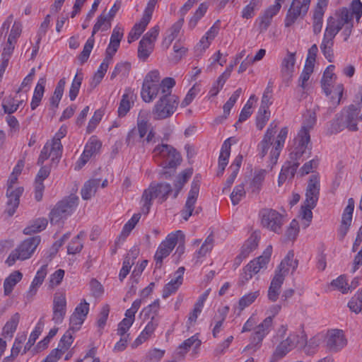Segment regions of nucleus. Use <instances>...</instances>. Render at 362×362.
<instances>
[{
  "instance_id": "1",
  "label": "nucleus",
  "mask_w": 362,
  "mask_h": 362,
  "mask_svg": "<svg viewBox=\"0 0 362 362\" xmlns=\"http://www.w3.org/2000/svg\"><path fill=\"white\" fill-rule=\"evenodd\" d=\"M175 85V81L173 78L166 77L163 79L161 87L162 95L152 109L154 119L161 120L169 118L176 111L179 104V98L171 93L172 88Z\"/></svg>"
},
{
  "instance_id": "2",
  "label": "nucleus",
  "mask_w": 362,
  "mask_h": 362,
  "mask_svg": "<svg viewBox=\"0 0 362 362\" xmlns=\"http://www.w3.org/2000/svg\"><path fill=\"white\" fill-rule=\"evenodd\" d=\"M361 112V106L354 104L345 107L342 111L336 115L332 123L331 128L332 133H338L347 129L350 132L358 131V115Z\"/></svg>"
},
{
  "instance_id": "3",
  "label": "nucleus",
  "mask_w": 362,
  "mask_h": 362,
  "mask_svg": "<svg viewBox=\"0 0 362 362\" xmlns=\"http://www.w3.org/2000/svg\"><path fill=\"white\" fill-rule=\"evenodd\" d=\"M172 191L171 185L168 183L151 184L144 191L141 197V212L148 214L155 198H158V202L161 204L167 200Z\"/></svg>"
},
{
  "instance_id": "4",
  "label": "nucleus",
  "mask_w": 362,
  "mask_h": 362,
  "mask_svg": "<svg viewBox=\"0 0 362 362\" xmlns=\"http://www.w3.org/2000/svg\"><path fill=\"white\" fill-rule=\"evenodd\" d=\"M154 161L163 168H175L182 160L180 154L176 149L168 144H160L153 151Z\"/></svg>"
},
{
  "instance_id": "5",
  "label": "nucleus",
  "mask_w": 362,
  "mask_h": 362,
  "mask_svg": "<svg viewBox=\"0 0 362 362\" xmlns=\"http://www.w3.org/2000/svg\"><path fill=\"white\" fill-rule=\"evenodd\" d=\"M163 79L160 81V73L158 70L149 71L145 76L141 91V96L146 103H150L161 92Z\"/></svg>"
},
{
  "instance_id": "6",
  "label": "nucleus",
  "mask_w": 362,
  "mask_h": 362,
  "mask_svg": "<svg viewBox=\"0 0 362 362\" xmlns=\"http://www.w3.org/2000/svg\"><path fill=\"white\" fill-rule=\"evenodd\" d=\"M306 343L307 337L303 332H291L278 344L273 356L276 360L281 359L295 348L304 347Z\"/></svg>"
},
{
  "instance_id": "7",
  "label": "nucleus",
  "mask_w": 362,
  "mask_h": 362,
  "mask_svg": "<svg viewBox=\"0 0 362 362\" xmlns=\"http://www.w3.org/2000/svg\"><path fill=\"white\" fill-rule=\"evenodd\" d=\"M180 240L182 243L185 242V235L181 230H177L168 235L166 238L161 242L154 255L157 268L161 267L163 259L170 255Z\"/></svg>"
},
{
  "instance_id": "8",
  "label": "nucleus",
  "mask_w": 362,
  "mask_h": 362,
  "mask_svg": "<svg viewBox=\"0 0 362 362\" xmlns=\"http://www.w3.org/2000/svg\"><path fill=\"white\" fill-rule=\"evenodd\" d=\"M78 197L71 195L59 202L49 213L51 224H57L70 216L78 206Z\"/></svg>"
},
{
  "instance_id": "9",
  "label": "nucleus",
  "mask_w": 362,
  "mask_h": 362,
  "mask_svg": "<svg viewBox=\"0 0 362 362\" xmlns=\"http://www.w3.org/2000/svg\"><path fill=\"white\" fill-rule=\"evenodd\" d=\"M40 236L37 235L25 239L8 257L6 262L8 266L14 264L17 259L25 260L29 259L37 247L40 243Z\"/></svg>"
},
{
  "instance_id": "10",
  "label": "nucleus",
  "mask_w": 362,
  "mask_h": 362,
  "mask_svg": "<svg viewBox=\"0 0 362 362\" xmlns=\"http://www.w3.org/2000/svg\"><path fill=\"white\" fill-rule=\"evenodd\" d=\"M110 17L103 12L100 14L97 19V22L93 26L91 36L87 40L83 51L78 55V59L80 61L81 64H84L87 62L90 54V52L93 48L95 39L94 35L99 30L106 31L111 27V21Z\"/></svg>"
},
{
  "instance_id": "11",
  "label": "nucleus",
  "mask_w": 362,
  "mask_h": 362,
  "mask_svg": "<svg viewBox=\"0 0 362 362\" xmlns=\"http://www.w3.org/2000/svg\"><path fill=\"white\" fill-rule=\"evenodd\" d=\"M272 252V247L269 245L263 254L251 260L244 268L240 274V281L242 283H245L252 278V276L257 274L261 269H266L268 264Z\"/></svg>"
},
{
  "instance_id": "12",
  "label": "nucleus",
  "mask_w": 362,
  "mask_h": 362,
  "mask_svg": "<svg viewBox=\"0 0 362 362\" xmlns=\"http://www.w3.org/2000/svg\"><path fill=\"white\" fill-rule=\"evenodd\" d=\"M261 225L263 228L276 234L281 233L284 224V216L272 209H262L259 214Z\"/></svg>"
},
{
  "instance_id": "13",
  "label": "nucleus",
  "mask_w": 362,
  "mask_h": 362,
  "mask_svg": "<svg viewBox=\"0 0 362 362\" xmlns=\"http://www.w3.org/2000/svg\"><path fill=\"white\" fill-rule=\"evenodd\" d=\"M311 0H293L284 19L285 27L293 25L298 18H303L309 9Z\"/></svg>"
},
{
  "instance_id": "14",
  "label": "nucleus",
  "mask_w": 362,
  "mask_h": 362,
  "mask_svg": "<svg viewBox=\"0 0 362 362\" xmlns=\"http://www.w3.org/2000/svg\"><path fill=\"white\" fill-rule=\"evenodd\" d=\"M66 298L64 291H57L53 297L52 321L55 324H61L66 313Z\"/></svg>"
},
{
  "instance_id": "15",
  "label": "nucleus",
  "mask_w": 362,
  "mask_h": 362,
  "mask_svg": "<svg viewBox=\"0 0 362 362\" xmlns=\"http://www.w3.org/2000/svg\"><path fill=\"white\" fill-rule=\"evenodd\" d=\"M273 327V318L271 316L266 317L258 325L255 332L250 337V349H258L260 347L264 338L270 332Z\"/></svg>"
},
{
  "instance_id": "16",
  "label": "nucleus",
  "mask_w": 362,
  "mask_h": 362,
  "mask_svg": "<svg viewBox=\"0 0 362 362\" xmlns=\"http://www.w3.org/2000/svg\"><path fill=\"white\" fill-rule=\"evenodd\" d=\"M89 312V303L85 299L75 308L74 311L69 318L70 329L73 332L78 331L84 322Z\"/></svg>"
},
{
  "instance_id": "17",
  "label": "nucleus",
  "mask_w": 362,
  "mask_h": 362,
  "mask_svg": "<svg viewBox=\"0 0 362 362\" xmlns=\"http://www.w3.org/2000/svg\"><path fill=\"white\" fill-rule=\"evenodd\" d=\"M199 181L194 180L191 184V189L188 193L187 199L181 215L184 220L187 221L192 215L194 209V204L197 202L199 192Z\"/></svg>"
},
{
  "instance_id": "18",
  "label": "nucleus",
  "mask_w": 362,
  "mask_h": 362,
  "mask_svg": "<svg viewBox=\"0 0 362 362\" xmlns=\"http://www.w3.org/2000/svg\"><path fill=\"white\" fill-rule=\"evenodd\" d=\"M320 178L316 175L310 177L305 190V204L316 206L320 195Z\"/></svg>"
},
{
  "instance_id": "19",
  "label": "nucleus",
  "mask_w": 362,
  "mask_h": 362,
  "mask_svg": "<svg viewBox=\"0 0 362 362\" xmlns=\"http://www.w3.org/2000/svg\"><path fill=\"white\" fill-rule=\"evenodd\" d=\"M101 146V142L96 136H91L86 144L84 151L76 163V169L82 168L89 159L99 151Z\"/></svg>"
},
{
  "instance_id": "20",
  "label": "nucleus",
  "mask_w": 362,
  "mask_h": 362,
  "mask_svg": "<svg viewBox=\"0 0 362 362\" xmlns=\"http://www.w3.org/2000/svg\"><path fill=\"white\" fill-rule=\"evenodd\" d=\"M23 191L24 189L22 187L7 189L6 197L8 198V201L6 202V209L5 212L8 215V216H12L15 214L16 209L19 206L20 197L23 194Z\"/></svg>"
},
{
  "instance_id": "21",
  "label": "nucleus",
  "mask_w": 362,
  "mask_h": 362,
  "mask_svg": "<svg viewBox=\"0 0 362 362\" xmlns=\"http://www.w3.org/2000/svg\"><path fill=\"white\" fill-rule=\"evenodd\" d=\"M288 133V127H283L279 132L270 151L271 162L275 164L278 160L280 153L284 146L286 139Z\"/></svg>"
},
{
  "instance_id": "22",
  "label": "nucleus",
  "mask_w": 362,
  "mask_h": 362,
  "mask_svg": "<svg viewBox=\"0 0 362 362\" xmlns=\"http://www.w3.org/2000/svg\"><path fill=\"white\" fill-rule=\"evenodd\" d=\"M346 344L341 330H332L327 335V346L333 351H337L342 349Z\"/></svg>"
},
{
  "instance_id": "23",
  "label": "nucleus",
  "mask_w": 362,
  "mask_h": 362,
  "mask_svg": "<svg viewBox=\"0 0 362 362\" xmlns=\"http://www.w3.org/2000/svg\"><path fill=\"white\" fill-rule=\"evenodd\" d=\"M277 124L274 122H272L267 129L263 139L260 141V143L257 146V150L259 151V154L261 158H264L270 146L272 144V140L276 134V128Z\"/></svg>"
},
{
  "instance_id": "24",
  "label": "nucleus",
  "mask_w": 362,
  "mask_h": 362,
  "mask_svg": "<svg viewBox=\"0 0 362 362\" xmlns=\"http://www.w3.org/2000/svg\"><path fill=\"white\" fill-rule=\"evenodd\" d=\"M123 28L120 26L117 25L114 28L110 37V43L105 51V55L113 57L115 54L123 37Z\"/></svg>"
},
{
  "instance_id": "25",
  "label": "nucleus",
  "mask_w": 362,
  "mask_h": 362,
  "mask_svg": "<svg viewBox=\"0 0 362 362\" xmlns=\"http://www.w3.org/2000/svg\"><path fill=\"white\" fill-rule=\"evenodd\" d=\"M298 262L294 259V252L289 251L284 259L280 263L275 274H281L285 279L286 275L289 272L290 269L292 272L298 267Z\"/></svg>"
},
{
  "instance_id": "26",
  "label": "nucleus",
  "mask_w": 362,
  "mask_h": 362,
  "mask_svg": "<svg viewBox=\"0 0 362 362\" xmlns=\"http://www.w3.org/2000/svg\"><path fill=\"white\" fill-rule=\"evenodd\" d=\"M326 1L318 2L313 13V31L315 35H318L322 28L324 7L326 6Z\"/></svg>"
},
{
  "instance_id": "27",
  "label": "nucleus",
  "mask_w": 362,
  "mask_h": 362,
  "mask_svg": "<svg viewBox=\"0 0 362 362\" xmlns=\"http://www.w3.org/2000/svg\"><path fill=\"white\" fill-rule=\"evenodd\" d=\"M328 20L339 32L344 28L346 25L353 23L352 15L346 8H343L340 10L337 18L330 17Z\"/></svg>"
},
{
  "instance_id": "28",
  "label": "nucleus",
  "mask_w": 362,
  "mask_h": 362,
  "mask_svg": "<svg viewBox=\"0 0 362 362\" xmlns=\"http://www.w3.org/2000/svg\"><path fill=\"white\" fill-rule=\"evenodd\" d=\"M354 209V200L353 198L348 199V204L344 210L340 231L343 233V236L346 235L352 221V216Z\"/></svg>"
},
{
  "instance_id": "29",
  "label": "nucleus",
  "mask_w": 362,
  "mask_h": 362,
  "mask_svg": "<svg viewBox=\"0 0 362 362\" xmlns=\"http://www.w3.org/2000/svg\"><path fill=\"white\" fill-rule=\"evenodd\" d=\"M231 144L230 139H226L222 144L221 153L218 158V176H221L228 163V158L230 154Z\"/></svg>"
},
{
  "instance_id": "30",
  "label": "nucleus",
  "mask_w": 362,
  "mask_h": 362,
  "mask_svg": "<svg viewBox=\"0 0 362 362\" xmlns=\"http://www.w3.org/2000/svg\"><path fill=\"white\" fill-rule=\"evenodd\" d=\"M281 6L274 4L270 6L265 10L262 16L260 17L259 28L261 31L267 30L272 23V20L280 11Z\"/></svg>"
},
{
  "instance_id": "31",
  "label": "nucleus",
  "mask_w": 362,
  "mask_h": 362,
  "mask_svg": "<svg viewBox=\"0 0 362 362\" xmlns=\"http://www.w3.org/2000/svg\"><path fill=\"white\" fill-rule=\"evenodd\" d=\"M284 281V278L281 274H275L272 279L268 289V298L272 302H276L280 294V289Z\"/></svg>"
},
{
  "instance_id": "32",
  "label": "nucleus",
  "mask_w": 362,
  "mask_h": 362,
  "mask_svg": "<svg viewBox=\"0 0 362 362\" xmlns=\"http://www.w3.org/2000/svg\"><path fill=\"white\" fill-rule=\"evenodd\" d=\"M67 133V128L62 126L55 134L54 138L49 141L52 144V152L57 158H61L62 155L63 146L61 143V139L64 138Z\"/></svg>"
},
{
  "instance_id": "33",
  "label": "nucleus",
  "mask_w": 362,
  "mask_h": 362,
  "mask_svg": "<svg viewBox=\"0 0 362 362\" xmlns=\"http://www.w3.org/2000/svg\"><path fill=\"white\" fill-rule=\"evenodd\" d=\"M201 345V341L197 336H192L182 342L177 349L175 352V357L177 359L184 358L186 354L188 352L192 346L199 348Z\"/></svg>"
},
{
  "instance_id": "34",
  "label": "nucleus",
  "mask_w": 362,
  "mask_h": 362,
  "mask_svg": "<svg viewBox=\"0 0 362 362\" xmlns=\"http://www.w3.org/2000/svg\"><path fill=\"white\" fill-rule=\"evenodd\" d=\"M151 123L149 122L148 112L141 110L136 120V131L139 139H144L149 130Z\"/></svg>"
},
{
  "instance_id": "35",
  "label": "nucleus",
  "mask_w": 362,
  "mask_h": 362,
  "mask_svg": "<svg viewBox=\"0 0 362 362\" xmlns=\"http://www.w3.org/2000/svg\"><path fill=\"white\" fill-rule=\"evenodd\" d=\"M45 83L46 78L45 77L40 78L38 80L30 103V107L32 110H35L40 105L44 95Z\"/></svg>"
},
{
  "instance_id": "36",
  "label": "nucleus",
  "mask_w": 362,
  "mask_h": 362,
  "mask_svg": "<svg viewBox=\"0 0 362 362\" xmlns=\"http://www.w3.org/2000/svg\"><path fill=\"white\" fill-rule=\"evenodd\" d=\"M184 23L183 17L175 22L167 31V35L163 41V46L168 48L173 41L177 37Z\"/></svg>"
},
{
  "instance_id": "37",
  "label": "nucleus",
  "mask_w": 362,
  "mask_h": 362,
  "mask_svg": "<svg viewBox=\"0 0 362 362\" xmlns=\"http://www.w3.org/2000/svg\"><path fill=\"white\" fill-rule=\"evenodd\" d=\"M293 148L298 151H303L307 153V158L311 155V146H310V136H305V134H298L294 139V145Z\"/></svg>"
},
{
  "instance_id": "38",
  "label": "nucleus",
  "mask_w": 362,
  "mask_h": 362,
  "mask_svg": "<svg viewBox=\"0 0 362 362\" xmlns=\"http://www.w3.org/2000/svg\"><path fill=\"white\" fill-rule=\"evenodd\" d=\"M317 122L316 114L314 112L308 111L304 115V119L302 123L300 130L298 134L310 136V131L314 127Z\"/></svg>"
},
{
  "instance_id": "39",
  "label": "nucleus",
  "mask_w": 362,
  "mask_h": 362,
  "mask_svg": "<svg viewBox=\"0 0 362 362\" xmlns=\"http://www.w3.org/2000/svg\"><path fill=\"white\" fill-rule=\"evenodd\" d=\"M100 183V179H90L87 181L81 189V196L85 200L90 199L95 195Z\"/></svg>"
},
{
  "instance_id": "40",
  "label": "nucleus",
  "mask_w": 362,
  "mask_h": 362,
  "mask_svg": "<svg viewBox=\"0 0 362 362\" xmlns=\"http://www.w3.org/2000/svg\"><path fill=\"white\" fill-rule=\"evenodd\" d=\"M112 60V57L105 55V59H103V62L100 65V67L98 69V71L95 74V75L92 79V81L90 82V86L93 88L96 87L101 82L105 73L107 72L109 64L111 63Z\"/></svg>"
},
{
  "instance_id": "41",
  "label": "nucleus",
  "mask_w": 362,
  "mask_h": 362,
  "mask_svg": "<svg viewBox=\"0 0 362 362\" xmlns=\"http://www.w3.org/2000/svg\"><path fill=\"white\" fill-rule=\"evenodd\" d=\"M23 274L19 271L12 272L4 281V292L5 296H9L14 286L22 279Z\"/></svg>"
},
{
  "instance_id": "42",
  "label": "nucleus",
  "mask_w": 362,
  "mask_h": 362,
  "mask_svg": "<svg viewBox=\"0 0 362 362\" xmlns=\"http://www.w3.org/2000/svg\"><path fill=\"white\" fill-rule=\"evenodd\" d=\"M45 325L44 317H40L38 322L37 323L34 330L31 332L28 342L24 346L23 354H25L30 348L34 345L36 340L42 333Z\"/></svg>"
},
{
  "instance_id": "43",
  "label": "nucleus",
  "mask_w": 362,
  "mask_h": 362,
  "mask_svg": "<svg viewBox=\"0 0 362 362\" xmlns=\"http://www.w3.org/2000/svg\"><path fill=\"white\" fill-rule=\"evenodd\" d=\"M334 69V66L333 65H329L325 69L321 79V86L326 95H329L331 93L330 87L333 83V78H335V75L333 73Z\"/></svg>"
},
{
  "instance_id": "44",
  "label": "nucleus",
  "mask_w": 362,
  "mask_h": 362,
  "mask_svg": "<svg viewBox=\"0 0 362 362\" xmlns=\"http://www.w3.org/2000/svg\"><path fill=\"white\" fill-rule=\"evenodd\" d=\"M47 274V264L42 265L40 269L37 272L36 275L33 280L30 286L29 293L35 295L37 288L42 285L45 278Z\"/></svg>"
},
{
  "instance_id": "45",
  "label": "nucleus",
  "mask_w": 362,
  "mask_h": 362,
  "mask_svg": "<svg viewBox=\"0 0 362 362\" xmlns=\"http://www.w3.org/2000/svg\"><path fill=\"white\" fill-rule=\"evenodd\" d=\"M219 31V21H217L211 28L206 32L205 35H204L200 41L199 45L202 47L203 49H206L208 48L211 42V41L215 38V37L218 35Z\"/></svg>"
},
{
  "instance_id": "46",
  "label": "nucleus",
  "mask_w": 362,
  "mask_h": 362,
  "mask_svg": "<svg viewBox=\"0 0 362 362\" xmlns=\"http://www.w3.org/2000/svg\"><path fill=\"white\" fill-rule=\"evenodd\" d=\"M20 317V314L18 313H16L6 323L3 328V335L5 337H9L11 338L13 337L19 323Z\"/></svg>"
},
{
  "instance_id": "47",
  "label": "nucleus",
  "mask_w": 362,
  "mask_h": 362,
  "mask_svg": "<svg viewBox=\"0 0 362 362\" xmlns=\"http://www.w3.org/2000/svg\"><path fill=\"white\" fill-rule=\"evenodd\" d=\"M85 235V233L81 231L71 240L67 246L68 254L75 255L81 251L83 247L81 239L84 238Z\"/></svg>"
},
{
  "instance_id": "48",
  "label": "nucleus",
  "mask_w": 362,
  "mask_h": 362,
  "mask_svg": "<svg viewBox=\"0 0 362 362\" xmlns=\"http://www.w3.org/2000/svg\"><path fill=\"white\" fill-rule=\"evenodd\" d=\"M47 226V220L46 218H37L24 228L23 233L25 235H31L32 233H38L45 230Z\"/></svg>"
},
{
  "instance_id": "49",
  "label": "nucleus",
  "mask_w": 362,
  "mask_h": 362,
  "mask_svg": "<svg viewBox=\"0 0 362 362\" xmlns=\"http://www.w3.org/2000/svg\"><path fill=\"white\" fill-rule=\"evenodd\" d=\"M269 107L268 106L260 105L256 118V126L259 130H262L269 119L270 111Z\"/></svg>"
},
{
  "instance_id": "50",
  "label": "nucleus",
  "mask_w": 362,
  "mask_h": 362,
  "mask_svg": "<svg viewBox=\"0 0 362 362\" xmlns=\"http://www.w3.org/2000/svg\"><path fill=\"white\" fill-rule=\"evenodd\" d=\"M23 103V100L18 101L13 98H5L2 100V107L6 114L11 115L14 113L20 105Z\"/></svg>"
},
{
  "instance_id": "51",
  "label": "nucleus",
  "mask_w": 362,
  "mask_h": 362,
  "mask_svg": "<svg viewBox=\"0 0 362 362\" xmlns=\"http://www.w3.org/2000/svg\"><path fill=\"white\" fill-rule=\"evenodd\" d=\"M295 62V54L289 52L282 61L281 72L283 74L291 76V74L293 72Z\"/></svg>"
},
{
  "instance_id": "52",
  "label": "nucleus",
  "mask_w": 362,
  "mask_h": 362,
  "mask_svg": "<svg viewBox=\"0 0 362 362\" xmlns=\"http://www.w3.org/2000/svg\"><path fill=\"white\" fill-rule=\"evenodd\" d=\"M209 8V4L207 2L202 3L198 8L196 10L193 16L190 18L189 21V27L191 29H193L197 25L199 21L205 15Z\"/></svg>"
},
{
  "instance_id": "53",
  "label": "nucleus",
  "mask_w": 362,
  "mask_h": 362,
  "mask_svg": "<svg viewBox=\"0 0 362 362\" xmlns=\"http://www.w3.org/2000/svg\"><path fill=\"white\" fill-rule=\"evenodd\" d=\"M74 332H73L70 328L65 332V334L62 337L58 348L55 349L54 350H59L60 351V358L63 355V354L69 349L71 344L73 343V337L72 334Z\"/></svg>"
},
{
  "instance_id": "54",
  "label": "nucleus",
  "mask_w": 362,
  "mask_h": 362,
  "mask_svg": "<svg viewBox=\"0 0 362 362\" xmlns=\"http://www.w3.org/2000/svg\"><path fill=\"white\" fill-rule=\"evenodd\" d=\"M192 175V172L189 170H185L182 172L176 178L174 183L175 193L173 197L175 199L178 196V194L183 188L185 183L187 182L189 178Z\"/></svg>"
},
{
  "instance_id": "55",
  "label": "nucleus",
  "mask_w": 362,
  "mask_h": 362,
  "mask_svg": "<svg viewBox=\"0 0 362 362\" xmlns=\"http://www.w3.org/2000/svg\"><path fill=\"white\" fill-rule=\"evenodd\" d=\"M83 81V74L77 73L72 81L69 89V96L71 101L74 100L79 92L80 87Z\"/></svg>"
},
{
  "instance_id": "56",
  "label": "nucleus",
  "mask_w": 362,
  "mask_h": 362,
  "mask_svg": "<svg viewBox=\"0 0 362 362\" xmlns=\"http://www.w3.org/2000/svg\"><path fill=\"white\" fill-rule=\"evenodd\" d=\"M258 245V240L256 235H251L243 244L240 253L243 257H248L250 253L255 250Z\"/></svg>"
},
{
  "instance_id": "57",
  "label": "nucleus",
  "mask_w": 362,
  "mask_h": 362,
  "mask_svg": "<svg viewBox=\"0 0 362 362\" xmlns=\"http://www.w3.org/2000/svg\"><path fill=\"white\" fill-rule=\"evenodd\" d=\"M52 156V161L55 160H59L60 158H57L52 152V144L49 141H47L43 148L42 149L40 154L37 160V165H42L44 162Z\"/></svg>"
},
{
  "instance_id": "58",
  "label": "nucleus",
  "mask_w": 362,
  "mask_h": 362,
  "mask_svg": "<svg viewBox=\"0 0 362 362\" xmlns=\"http://www.w3.org/2000/svg\"><path fill=\"white\" fill-rule=\"evenodd\" d=\"M131 64L128 62H120L116 64L114 70L111 73L110 79L112 80L118 75L127 76L130 71Z\"/></svg>"
},
{
  "instance_id": "59",
  "label": "nucleus",
  "mask_w": 362,
  "mask_h": 362,
  "mask_svg": "<svg viewBox=\"0 0 362 362\" xmlns=\"http://www.w3.org/2000/svg\"><path fill=\"white\" fill-rule=\"evenodd\" d=\"M214 247V238L211 235H209L199 248V250L196 252L195 255L197 258H200L206 256V255Z\"/></svg>"
},
{
  "instance_id": "60",
  "label": "nucleus",
  "mask_w": 362,
  "mask_h": 362,
  "mask_svg": "<svg viewBox=\"0 0 362 362\" xmlns=\"http://www.w3.org/2000/svg\"><path fill=\"white\" fill-rule=\"evenodd\" d=\"M242 93V89L238 88L230 97L228 101L223 105V114L225 118L230 114L231 108L233 107Z\"/></svg>"
},
{
  "instance_id": "61",
  "label": "nucleus",
  "mask_w": 362,
  "mask_h": 362,
  "mask_svg": "<svg viewBox=\"0 0 362 362\" xmlns=\"http://www.w3.org/2000/svg\"><path fill=\"white\" fill-rule=\"evenodd\" d=\"M299 233V226L298 222L293 219L290 223L288 227L286 228V230L285 232V238L286 240H294L296 237L298 236V234Z\"/></svg>"
},
{
  "instance_id": "62",
  "label": "nucleus",
  "mask_w": 362,
  "mask_h": 362,
  "mask_svg": "<svg viewBox=\"0 0 362 362\" xmlns=\"http://www.w3.org/2000/svg\"><path fill=\"white\" fill-rule=\"evenodd\" d=\"M259 292L255 291L249 293L248 294H246L243 296L240 300H239V308L240 310H244L246 307L251 305L259 296Z\"/></svg>"
},
{
  "instance_id": "63",
  "label": "nucleus",
  "mask_w": 362,
  "mask_h": 362,
  "mask_svg": "<svg viewBox=\"0 0 362 362\" xmlns=\"http://www.w3.org/2000/svg\"><path fill=\"white\" fill-rule=\"evenodd\" d=\"M159 308L160 304L158 300H155L151 305H149L148 307L145 308L142 312L144 313L145 317H148L151 320L152 317H153L155 320L159 321V319L158 317Z\"/></svg>"
},
{
  "instance_id": "64",
  "label": "nucleus",
  "mask_w": 362,
  "mask_h": 362,
  "mask_svg": "<svg viewBox=\"0 0 362 362\" xmlns=\"http://www.w3.org/2000/svg\"><path fill=\"white\" fill-rule=\"evenodd\" d=\"M265 170H260L255 172L252 181L251 182V188L252 189V192L259 190L262 182L264 180L266 175Z\"/></svg>"
}]
</instances>
